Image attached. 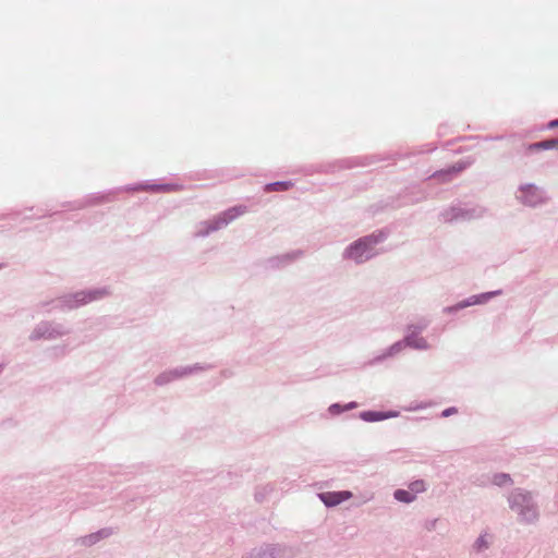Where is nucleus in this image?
<instances>
[{
  "label": "nucleus",
  "mask_w": 558,
  "mask_h": 558,
  "mask_svg": "<svg viewBox=\"0 0 558 558\" xmlns=\"http://www.w3.org/2000/svg\"><path fill=\"white\" fill-rule=\"evenodd\" d=\"M303 254L304 253L302 250H294V251H291V252H288L284 254L269 257L266 260V265L270 269L283 268V267L294 263L299 258H301L303 256Z\"/></svg>",
  "instance_id": "f8f14e48"
},
{
  "label": "nucleus",
  "mask_w": 558,
  "mask_h": 558,
  "mask_svg": "<svg viewBox=\"0 0 558 558\" xmlns=\"http://www.w3.org/2000/svg\"><path fill=\"white\" fill-rule=\"evenodd\" d=\"M114 533H116V531L113 527L107 526V527H102V529L98 530L97 532H95V535H97V538L99 541H101V539L109 538Z\"/></svg>",
  "instance_id": "c85d7f7f"
},
{
  "label": "nucleus",
  "mask_w": 558,
  "mask_h": 558,
  "mask_svg": "<svg viewBox=\"0 0 558 558\" xmlns=\"http://www.w3.org/2000/svg\"><path fill=\"white\" fill-rule=\"evenodd\" d=\"M558 149V137L532 143L527 146L529 151Z\"/></svg>",
  "instance_id": "aec40b11"
},
{
  "label": "nucleus",
  "mask_w": 558,
  "mask_h": 558,
  "mask_svg": "<svg viewBox=\"0 0 558 558\" xmlns=\"http://www.w3.org/2000/svg\"><path fill=\"white\" fill-rule=\"evenodd\" d=\"M110 295L107 287L81 290L72 293L62 294L50 301H43L37 304L38 310L51 313L54 310L66 312L78 308L95 301L102 300Z\"/></svg>",
  "instance_id": "f257e3e1"
},
{
  "label": "nucleus",
  "mask_w": 558,
  "mask_h": 558,
  "mask_svg": "<svg viewBox=\"0 0 558 558\" xmlns=\"http://www.w3.org/2000/svg\"><path fill=\"white\" fill-rule=\"evenodd\" d=\"M409 490L416 497L417 494L426 490V484L423 480H415L409 484Z\"/></svg>",
  "instance_id": "bb28decb"
},
{
  "label": "nucleus",
  "mask_w": 558,
  "mask_h": 558,
  "mask_svg": "<svg viewBox=\"0 0 558 558\" xmlns=\"http://www.w3.org/2000/svg\"><path fill=\"white\" fill-rule=\"evenodd\" d=\"M293 185L294 184L292 181H276V182L267 183L264 186V191L265 192H282V191L290 190Z\"/></svg>",
  "instance_id": "5701e85b"
},
{
  "label": "nucleus",
  "mask_w": 558,
  "mask_h": 558,
  "mask_svg": "<svg viewBox=\"0 0 558 558\" xmlns=\"http://www.w3.org/2000/svg\"><path fill=\"white\" fill-rule=\"evenodd\" d=\"M274 492V486L271 484H265L257 486L255 489V500L257 502H263L267 499V497Z\"/></svg>",
  "instance_id": "b1692460"
},
{
  "label": "nucleus",
  "mask_w": 558,
  "mask_h": 558,
  "mask_svg": "<svg viewBox=\"0 0 558 558\" xmlns=\"http://www.w3.org/2000/svg\"><path fill=\"white\" fill-rule=\"evenodd\" d=\"M98 542H99V539L97 538V535H95V532L87 534L85 536H82L77 539L78 544L86 546V547L93 546V545L97 544Z\"/></svg>",
  "instance_id": "cd10ccee"
},
{
  "label": "nucleus",
  "mask_w": 558,
  "mask_h": 558,
  "mask_svg": "<svg viewBox=\"0 0 558 558\" xmlns=\"http://www.w3.org/2000/svg\"><path fill=\"white\" fill-rule=\"evenodd\" d=\"M514 199L522 206L537 208L546 205L550 197L543 186L525 182L521 183L517 187L514 192Z\"/></svg>",
  "instance_id": "20e7f679"
},
{
  "label": "nucleus",
  "mask_w": 558,
  "mask_h": 558,
  "mask_svg": "<svg viewBox=\"0 0 558 558\" xmlns=\"http://www.w3.org/2000/svg\"><path fill=\"white\" fill-rule=\"evenodd\" d=\"M318 497L326 507L331 508L349 500L352 497V493L349 490L324 492L318 494Z\"/></svg>",
  "instance_id": "4468645a"
},
{
  "label": "nucleus",
  "mask_w": 558,
  "mask_h": 558,
  "mask_svg": "<svg viewBox=\"0 0 558 558\" xmlns=\"http://www.w3.org/2000/svg\"><path fill=\"white\" fill-rule=\"evenodd\" d=\"M209 368H210V365L199 364V363H196L194 365H189V366H179L173 369H169V371L160 373L155 378L154 381L157 386H165L173 380L193 375L198 372L207 371Z\"/></svg>",
  "instance_id": "6e6552de"
},
{
  "label": "nucleus",
  "mask_w": 558,
  "mask_h": 558,
  "mask_svg": "<svg viewBox=\"0 0 558 558\" xmlns=\"http://www.w3.org/2000/svg\"><path fill=\"white\" fill-rule=\"evenodd\" d=\"M227 226H228L227 221L225 220L222 215L219 214L210 220L201 221L197 226L195 235L198 238H206L210 233L216 232Z\"/></svg>",
  "instance_id": "9b49d317"
},
{
  "label": "nucleus",
  "mask_w": 558,
  "mask_h": 558,
  "mask_svg": "<svg viewBox=\"0 0 558 558\" xmlns=\"http://www.w3.org/2000/svg\"><path fill=\"white\" fill-rule=\"evenodd\" d=\"M2 268V265L0 264V269Z\"/></svg>",
  "instance_id": "4c0bfd02"
},
{
  "label": "nucleus",
  "mask_w": 558,
  "mask_h": 558,
  "mask_svg": "<svg viewBox=\"0 0 558 558\" xmlns=\"http://www.w3.org/2000/svg\"><path fill=\"white\" fill-rule=\"evenodd\" d=\"M268 553L271 554L270 558H294L296 550L294 547L287 544H267Z\"/></svg>",
  "instance_id": "f3484780"
},
{
  "label": "nucleus",
  "mask_w": 558,
  "mask_h": 558,
  "mask_svg": "<svg viewBox=\"0 0 558 558\" xmlns=\"http://www.w3.org/2000/svg\"><path fill=\"white\" fill-rule=\"evenodd\" d=\"M487 213V209L484 206L481 205H473V206H451L448 209H445L441 213V217L444 221L446 222H452L458 220H473V219H480L484 217Z\"/></svg>",
  "instance_id": "423d86ee"
},
{
  "label": "nucleus",
  "mask_w": 558,
  "mask_h": 558,
  "mask_svg": "<svg viewBox=\"0 0 558 558\" xmlns=\"http://www.w3.org/2000/svg\"><path fill=\"white\" fill-rule=\"evenodd\" d=\"M177 184H170V183H158V184H138L126 187V190L130 191H137V190H149L151 192H172L178 190Z\"/></svg>",
  "instance_id": "a211bd4d"
},
{
  "label": "nucleus",
  "mask_w": 558,
  "mask_h": 558,
  "mask_svg": "<svg viewBox=\"0 0 558 558\" xmlns=\"http://www.w3.org/2000/svg\"><path fill=\"white\" fill-rule=\"evenodd\" d=\"M436 523H437V520H436V519H435V520H433V521H430V522H428V524H427L426 529H427L428 531L434 530V529H435V526H436Z\"/></svg>",
  "instance_id": "72a5a7b5"
},
{
  "label": "nucleus",
  "mask_w": 558,
  "mask_h": 558,
  "mask_svg": "<svg viewBox=\"0 0 558 558\" xmlns=\"http://www.w3.org/2000/svg\"><path fill=\"white\" fill-rule=\"evenodd\" d=\"M328 411L331 415H338L342 412H344V409H343V405L340 404V403H332L329 408H328Z\"/></svg>",
  "instance_id": "7c9ffc66"
},
{
  "label": "nucleus",
  "mask_w": 558,
  "mask_h": 558,
  "mask_svg": "<svg viewBox=\"0 0 558 558\" xmlns=\"http://www.w3.org/2000/svg\"><path fill=\"white\" fill-rule=\"evenodd\" d=\"M501 292H502L501 290H495V291L484 292V293H480V294H474V295H471V296L458 302L454 305L444 307L442 312L445 314H456L459 311L464 310L469 306L485 304V303L489 302L493 298L500 295Z\"/></svg>",
  "instance_id": "1a4fd4ad"
},
{
  "label": "nucleus",
  "mask_w": 558,
  "mask_h": 558,
  "mask_svg": "<svg viewBox=\"0 0 558 558\" xmlns=\"http://www.w3.org/2000/svg\"><path fill=\"white\" fill-rule=\"evenodd\" d=\"M458 412L457 408L456 407H450V408H447L445 409L442 412H441V417H448L452 414H456Z\"/></svg>",
  "instance_id": "2f4dec72"
},
{
  "label": "nucleus",
  "mask_w": 558,
  "mask_h": 558,
  "mask_svg": "<svg viewBox=\"0 0 558 558\" xmlns=\"http://www.w3.org/2000/svg\"><path fill=\"white\" fill-rule=\"evenodd\" d=\"M493 537L487 532H483L478 535L475 542L472 545V551L475 554H484L489 549L492 545Z\"/></svg>",
  "instance_id": "6ab92c4d"
},
{
  "label": "nucleus",
  "mask_w": 558,
  "mask_h": 558,
  "mask_svg": "<svg viewBox=\"0 0 558 558\" xmlns=\"http://www.w3.org/2000/svg\"><path fill=\"white\" fill-rule=\"evenodd\" d=\"M387 236V232L377 230L371 234L359 238L344 248L342 259L351 260L356 265L368 262L377 256L378 252L376 246L383 243Z\"/></svg>",
  "instance_id": "7ed1b4c3"
},
{
  "label": "nucleus",
  "mask_w": 558,
  "mask_h": 558,
  "mask_svg": "<svg viewBox=\"0 0 558 558\" xmlns=\"http://www.w3.org/2000/svg\"><path fill=\"white\" fill-rule=\"evenodd\" d=\"M54 214H57V211H52V213L51 211H47V213H44L43 215L38 216V218L46 217V216H52Z\"/></svg>",
  "instance_id": "c9c22d12"
},
{
  "label": "nucleus",
  "mask_w": 558,
  "mask_h": 558,
  "mask_svg": "<svg viewBox=\"0 0 558 558\" xmlns=\"http://www.w3.org/2000/svg\"><path fill=\"white\" fill-rule=\"evenodd\" d=\"M510 510L517 514L518 521L523 524H535L539 520V507L534 493L515 487L507 496Z\"/></svg>",
  "instance_id": "f03ea898"
},
{
  "label": "nucleus",
  "mask_w": 558,
  "mask_h": 558,
  "mask_svg": "<svg viewBox=\"0 0 558 558\" xmlns=\"http://www.w3.org/2000/svg\"><path fill=\"white\" fill-rule=\"evenodd\" d=\"M471 165H472L471 160H460L447 169H442V170L434 172L432 174V178L438 179L442 182H448L453 178V175L465 170Z\"/></svg>",
  "instance_id": "ddd939ff"
},
{
  "label": "nucleus",
  "mask_w": 558,
  "mask_h": 558,
  "mask_svg": "<svg viewBox=\"0 0 558 558\" xmlns=\"http://www.w3.org/2000/svg\"><path fill=\"white\" fill-rule=\"evenodd\" d=\"M246 209H247L246 206L238 205V206L230 207L220 214L222 215V217L229 225L230 222H232L233 220H235L236 218L242 216L246 211Z\"/></svg>",
  "instance_id": "412c9836"
},
{
  "label": "nucleus",
  "mask_w": 558,
  "mask_h": 558,
  "mask_svg": "<svg viewBox=\"0 0 558 558\" xmlns=\"http://www.w3.org/2000/svg\"><path fill=\"white\" fill-rule=\"evenodd\" d=\"M558 126V119L556 120H551L548 124H547V128L548 129H554V128H557Z\"/></svg>",
  "instance_id": "f704fd0d"
},
{
  "label": "nucleus",
  "mask_w": 558,
  "mask_h": 558,
  "mask_svg": "<svg viewBox=\"0 0 558 558\" xmlns=\"http://www.w3.org/2000/svg\"><path fill=\"white\" fill-rule=\"evenodd\" d=\"M405 348H409L408 343H404V339L398 340L395 343H392L390 347L383 350V352L378 355H376L372 360V364H378L383 361H385L388 357H392L401 353Z\"/></svg>",
  "instance_id": "2eb2a0df"
},
{
  "label": "nucleus",
  "mask_w": 558,
  "mask_h": 558,
  "mask_svg": "<svg viewBox=\"0 0 558 558\" xmlns=\"http://www.w3.org/2000/svg\"><path fill=\"white\" fill-rule=\"evenodd\" d=\"M71 332L64 325L52 320L39 322L29 335L31 341L56 340Z\"/></svg>",
  "instance_id": "39448f33"
},
{
  "label": "nucleus",
  "mask_w": 558,
  "mask_h": 558,
  "mask_svg": "<svg viewBox=\"0 0 558 558\" xmlns=\"http://www.w3.org/2000/svg\"><path fill=\"white\" fill-rule=\"evenodd\" d=\"M490 477L492 476H488V475H482L481 477H477L476 480H474L473 483L477 486L485 487L488 484H490Z\"/></svg>",
  "instance_id": "c756f323"
},
{
  "label": "nucleus",
  "mask_w": 558,
  "mask_h": 558,
  "mask_svg": "<svg viewBox=\"0 0 558 558\" xmlns=\"http://www.w3.org/2000/svg\"><path fill=\"white\" fill-rule=\"evenodd\" d=\"M357 407V403L355 401H351L343 405L344 411H349L352 409H355Z\"/></svg>",
  "instance_id": "473e14b6"
},
{
  "label": "nucleus",
  "mask_w": 558,
  "mask_h": 558,
  "mask_svg": "<svg viewBox=\"0 0 558 558\" xmlns=\"http://www.w3.org/2000/svg\"><path fill=\"white\" fill-rule=\"evenodd\" d=\"M399 412L397 411H363L359 414V417L368 423L379 422L392 417H397Z\"/></svg>",
  "instance_id": "dca6fc26"
},
{
  "label": "nucleus",
  "mask_w": 558,
  "mask_h": 558,
  "mask_svg": "<svg viewBox=\"0 0 558 558\" xmlns=\"http://www.w3.org/2000/svg\"><path fill=\"white\" fill-rule=\"evenodd\" d=\"M9 216H10V215L0 216V220H1L2 218H7V217H9Z\"/></svg>",
  "instance_id": "e433bc0d"
},
{
  "label": "nucleus",
  "mask_w": 558,
  "mask_h": 558,
  "mask_svg": "<svg viewBox=\"0 0 558 558\" xmlns=\"http://www.w3.org/2000/svg\"><path fill=\"white\" fill-rule=\"evenodd\" d=\"M490 484L498 487L512 486L513 480L511 475L508 473H494L490 477Z\"/></svg>",
  "instance_id": "4be33fe9"
},
{
  "label": "nucleus",
  "mask_w": 558,
  "mask_h": 558,
  "mask_svg": "<svg viewBox=\"0 0 558 558\" xmlns=\"http://www.w3.org/2000/svg\"><path fill=\"white\" fill-rule=\"evenodd\" d=\"M393 498L399 501V502H403V504H411L413 502L416 497L413 495L412 492H410L409 489H396L393 492Z\"/></svg>",
  "instance_id": "393cba45"
},
{
  "label": "nucleus",
  "mask_w": 558,
  "mask_h": 558,
  "mask_svg": "<svg viewBox=\"0 0 558 558\" xmlns=\"http://www.w3.org/2000/svg\"><path fill=\"white\" fill-rule=\"evenodd\" d=\"M271 554L268 553L267 544L251 549L243 558H270Z\"/></svg>",
  "instance_id": "a878e982"
},
{
  "label": "nucleus",
  "mask_w": 558,
  "mask_h": 558,
  "mask_svg": "<svg viewBox=\"0 0 558 558\" xmlns=\"http://www.w3.org/2000/svg\"><path fill=\"white\" fill-rule=\"evenodd\" d=\"M114 193L116 191H110L107 193H94L88 195L85 199L63 204V207L70 210H80L89 205H97L111 202L113 199Z\"/></svg>",
  "instance_id": "9d476101"
},
{
  "label": "nucleus",
  "mask_w": 558,
  "mask_h": 558,
  "mask_svg": "<svg viewBox=\"0 0 558 558\" xmlns=\"http://www.w3.org/2000/svg\"><path fill=\"white\" fill-rule=\"evenodd\" d=\"M427 319H421L417 323L409 324L405 327V336L403 337L404 343L409 348L420 351H426L430 348L428 341L421 336V333L428 327Z\"/></svg>",
  "instance_id": "0eeeda50"
}]
</instances>
